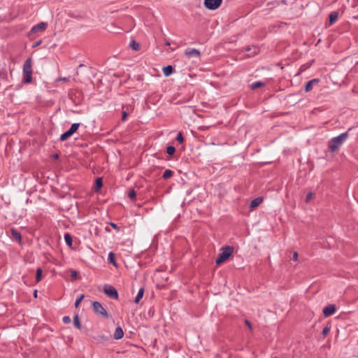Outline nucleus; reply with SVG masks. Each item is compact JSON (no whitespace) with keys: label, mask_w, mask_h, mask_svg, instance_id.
I'll return each mask as SVG.
<instances>
[{"label":"nucleus","mask_w":358,"mask_h":358,"mask_svg":"<svg viewBox=\"0 0 358 358\" xmlns=\"http://www.w3.org/2000/svg\"><path fill=\"white\" fill-rule=\"evenodd\" d=\"M298 257H299L298 252H294L293 255H292V259L293 261H294V262H296L298 260Z\"/></svg>","instance_id":"obj_34"},{"label":"nucleus","mask_w":358,"mask_h":358,"mask_svg":"<svg viewBox=\"0 0 358 358\" xmlns=\"http://www.w3.org/2000/svg\"><path fill=\"white\" fill-rule=\"evenodd\" d=\"M338 13L336 11H333L329 14V26L335 23L338 20Z\"/></svg>","instance_id":"obj_15"},{"label":"nucleus","mask_w":358,"mask_h":358,"mask_svg":"<svg viewBox=\"0 0 358 358\" xmlns=\"http://www.w3.org/2000/svg\"><path fill=\"white\" fill-rule=\"evenodd\" d=\"M55 158L57 159V158H58V155H56L55 156Z\"/></svg>","instance_id":"obj_44"},{"label":"nucleus","mask_w":358,"mask_h":358,"mask_svg":"<svg viewBox=\"0 0 358 358\" xmlns=\"http://www.w3.org/2000/svg\"><path fill=\"white\" fill-rule=\"evenodd\" d=\"M42 269L41 268H38L36 273V281L38 282L41 280L42 277Z\"/></svg>","instance_id":"obj_25"},{"label":"nucleus","mask_w":358,"mask_h":358,"mask_svg":"<svg viewBox=\"0 0 358 358\" xmlns=\"http://www.w3.org/2000/svg\"><path fill=\"white\" fill-rule=\"evenodd\" d=\"M123 336H124V332H123L122 329L120 327H117L115 329V331L114 332L113 338L116 340H119V339L122 338L123 337Z\"/></svg>","instance_id":"obj_13"},{"label":"nucleus","mask_w":358,"mask_h":358,"mask_svg":"<svg viewBox=\"0 0 358 358\" xmlns=\"http://www.w3.org/2000/svg\"><path fill=\"white\" fill-rule=\"evenodd\" d=\"M319 81V79L315 78L307 82L305 85V91L306 92L311 91L313 88V85L318 83Z\"/></svg>","instance_id":"obj_11"},{"label":"nucleus","mask_w":358,"mask_h":358,"mask_svg":"<svg viewBox=\"0 0 358 358\" xmlns=\"http://www.w3.org/2000/svg\"><path fill=\"white\" fill-rule=\"evenodd\" d=\"M32 80V61L31 58L26 59L23 64V82L29 83Z\"/></svg>","instance_id":"obj_3"},{"label":"nucleus","mask_w":358,"mask_h":358,"mask_svg":"<svg viewBox=\"0 0 358 358\" xmlns=\"http://www.w3.org/2000/svg\"><path fill=\"white\" fill-rule=\"evenodd\" d=\"M110 224H111V226H112V227H113V228H114V229H117V224H114V223H111Z\"/></svg>","instance_id":"obj_38"},{"label":"nucleus","mask_w":358,"mask_h":358,"mask_svg":"<svg viewBox=\"0 0 358 358\" xmlns=\"http://www.w3.org/2000/svg\"><path fill=\"white\" fill-rule=\"evenodd\" d=\"M185 54L188 57H196L199 58L201 55V52L199 50L195 48H188L185 51Z\"/></svg>","instance_id":"obj_9"},{"label":"nucleus","mask_w":358,"mask_h":358,"mask_svg":"<svg viewBox=\"0 0 358 358\" xmlns=\"http://www.w3.org/2000/svg\"><path fill=\"white\" fill-rule=\"evenodd\" d=\"M250 50H252V48H250L249 46L245 48L246 52H250Z\"/></svg>","instance_id":"obj_39"},{"label":"nucleus","mask_w":358,"mask_h":358,"mask_svg":"<svg viewBox=\"0 0 358 358\" xmlns=\"http://www.w3.org/2000/svg\"><path fill=\"white\" fill-rule=\"evenodd\" d=\"M103 185L102 179L97 178L95 181V189L98 191Z\"/></svg>","instance_id":"obj_24"},{"label":"nucleus","mask_w":358,"mask_h":358,"mask_svg":"<svg viewBox=\"0 0 358 358\" xmlns=\"http://www.w3.org/2000/svg\"><path fill=\"white\" fill-rule=\"evenodd\" d=\"M176 141L180 143H182L184 142V138L182 136V134L181 132H179L176 136Z\"/></svg>","instance_id":"obj_29"},{"label":"nucleus","mask_w":358,"mask_h":358,"mask_svg":"<svg viewBox=\"0 0 358 358\" xmlns=\"http://www.w3.org/2000/svg\"><path fill=\"white\" fill-rule=\"evenodd\" d=\"M47 27V24L45 22H40L34 25L31 29V33H36L38 31H44Z\"/></svg>","instance_id":"obj_10"},{"label":"nucleus","mask_w":358,"mask_h":358,"mask_svg":"<svg viewBox=\"0 0 358 358\" xmlns=\"http://www.w3.org/2000/svg\"><path fill=\"white\" fill-rule=\"evenodd\" d=\"M136 192L132 189L129 191L128 196L131 199H134L136 198Z\"/></svg>","instance_id":"obj_32"},{"label":"nucleus","mask_w":358,"mask_h":358,"mask_svg":"<svg viewBox=\"0 0 358 358\" xmlns=\"http://www.w3.org/2000/svg\"><path fill=\"white\" fill-rule=\"evenodd\" d=\"M245 324L247 325V327H248L250 330H252V324H251V323L250 322V321H248V320H245Z\"/></svg>","instance_id":"obj_35"},{"label":"nucleus","mask_w":358,"mask_h":358,"mask_svg":"<svg viewBox=\"0 0 358 358\" xmlns=\"http://www.w3.org/2000/svg\"><path fill=\"white\" fill-rule=\"evenodd\" d=\"M173 72V68L172 66L169 65L163 68V73L165 76H169Z\"/></svg>","instance_id":"obj_16"},{"label":"nucleus","mask_w":358,"mask_h":358,"mask_svg":"<svg viewBox=\"0 0 358 358\" xmlns=\"http://www.w3.org/2000/svg\"><path fill=\"white\" fill-rule=\"evenodd\" d=\"M222 0H204V6L210 10H215L220 6Z\"/></svg>","instance_id":"obj_7"},{"label":"nucleus","mask_w":358,"mask_h":358,"mask_svg":"<svg viewBox=\"0 0 358 358\" xmlns=\"http://www.w3.org/2000/svg\"><path fill=\"white\" fill-rule=\"evenodd\" d=\"M80 123H73L71 124V127L66 132L63 133L60 136V140L62 141H64L70 138L79 128Z\"/></svg>","instance_id":"obj_4"},{"label":"nucleus","mask_w":358,"mask_h":358,"mask_svg":"<svg viewBox=\"0 0 358 358\" xmlns=\"http://www.w3.org/2000/svg\"><path fill=\"white\" fill-rule=\"evenodd\" d=\"M108 262L109 263L113 264L115 266L116 265V262L115 260V255L113 252H109L108 256Z\"/></svg>","instance_id":"obj_22"},{"label":"nucleus","mask_w":358,"mask_h":358,"mask_svg":"<svg viewBox=\"0 0 358 358\" xmlns=\"http://www.w3.org/2000/svg\"><path fill=\"white\" fill-rule=\"evenodd\" d=\"M103 292L104 293L110 298L113 299H118V293L117 289L110 285H106L103 287Z\"/></svg>","instance_id":"obj_6"},{"label":"nucleus","mask_w":358,"mask_h":358,"mask_svg":"<svg viewBox=\"0 0 358 358\" xmlns=\"http://www.w3.org/2000/svg\"><path fill=\"white\" fill-rule=\"evenodd\" d=\"M265 85V83L262 82V81H257V82H255L253 83H252L251 85V89L252 90H256V89H258L261 87H263Z\"/></svg>","instance_id":"obj_19"},{"label":"nucleus","mask_w":358,"mask_h":358,"mask_svg":"<svg viewBox=\"0 0 358 358\" xmlns=\"http://www.w3.org/2000/svg\"><path fill=\"white\" fill-rule=\"evenodd\" d=\"M165 45L169 46L171 45V43L169 41H166Z\"/></svg>","instance_id":"obj_41"},{"label":"nucleus","mask_w":358,"mask_h":358,"mask_svg":"<svg viewBox=\"0 0 358 358\" xmlns=\"http://www.w3.org/2000/svg\"><path fill=\"white\" fill-rule=\"evenodd\" d=\"M336 310V308L335 305L329 304L324 308L322 312H323L324 315L326 317H329V316L332 315L333 314H334Z\"/></svg>","instance_id":"obj_8"},{"label":"nucleus","mask_w":358,"mask_h":358,"mask_svg":"<svg viewBox=\"0 0 358 358\" xmlns=\"http://www.w3.org/2000/svg\"><path fill=\"white\" fill-rule=\"evenodd\" d=\"M10 231L13 238L17 241V242L20 243L22 241V236L20 233L14 228L10 229Z\"/></svg>","instance_id":"obj_12"},{"label":"nucleus","mask_w":358,"mask_h":358,"mask_svg":"<svg viewBox=\"0 0 358 358\" xmlns=\"http://www.w3.org/2000/svg\"><path fill=\"white\" fill-rule=\"evenodd\" d=\"M40 43H41V42H40V41H39V42H37V43L35 44V45H34V47L38 46Z\"/></svg>","instance_id":"obj_42"},{"label":"nucleus","mask_w":358,"mask_h":358,"mask_svg":"<svg viewBox=\"0 0 358 358\" xmlns=\"http://www.w3.org/2000/svg\"><path fill=\"white\" fill-rule=\"evenodd\" d=\"M73 324L74 326L78 329H81V324H80V320H79V317L78 315H76L74 317H73Z\"/></svg>","instance_id":"obj_21"},{"label":"nucleus","mask_w":358,"mask_h":358,"mask_svg":"<svg viewBox=\"0 0 358 358\" xmlns=\"http://www.w3.org/2000/svg\"><path fill=\"white\" fill-rule=\"evenodd\" d=\"M143 294H144V289L143 288H141L139 290H138V292L136 295V296L135 297V299H134V302L136 303H138L140 300L143 298Z\"/></svg>","instance_id":"obj_17"},{"label":"nucleus","mask_w":358,"mask_h":358,"mask_svg":"<svg viewBox=\"0 0 358 358\" xmlns=\"http://www.w3.org/2000/svg\"><path fill=\"white\" fill-rule=\"evenodd\" d=\"M315 194L313 192H308L306 196V202L309 203L310 200L314 198Z\"/></svg>","instance_id":"obj_27"},{"label":"nucleus","mask_w":358,"mask_h":358,"mask_svg":"<svg viewBox=\"0 0 358 358\" xmlns=\"http://www.w3.org/2000/svg\"><path fill=\"white\" fill-rule=\"evenodd\" d=\"M77 272L76 271H72L71 277L72 278H76L77 277Z\"/></svg>","instance_id":"obj_37"},{"label":"nucleus","mask_w":358,"mask_h":358,"mask_svg":"<svg viewBox=\"0 0 358 358\" xmlns=\"http://www.w3.org/2000/svg\"><path fill=\"white\" fill-rule=\"evenodd\" d=\"M176 152V148L175 147L173 146H168L166 148V152L169 155H173Z\"/></svg>","instance_id":"obj_26"},{"label":"nucleus","mask_w":358,"mask_h":358,"mask_svg":"<svg viewBox=\"0 0 358 358\" xmlns=\"http://www.w3.org/2000/svg\"><path fill=\"white\" fill-rule=\"evenodd\" d=\"M351 129L352 128H350L346 132L342 133L338 136L334 137L329 141L328 148L331 152L337 151L341 147L343 143L348 138V131Z\"/></svg>","instance_id":"obj_1"},{"label":"nucleus","mask_w":358,"mask_h":358,"mask_svg":"<svg viewBox=\"0 0 358 358\" xmlns=\"http://www.w3.org/2000/svg\"><path fill=\"white\" fill-rule=\"evenodd\" d=\"M234 252V248L231 246H223L220 248V252L218 255V257L215 261V263L217 265L221 264L222 263L226 262L229 257L233 254Z\"/></svg>","instance_id":"obj_2"},{"label":"nucleus","mask_w":358,"mask_h":358,"mask_svg":"<svg viewBox=\"0 0 358 358\" xmlns=\"http://www.w3.org/2000/svg\"><path fill=\"white\" fill-rule=\"evenodd\" d=\"M84 294H81L76 300V302H75V306L76 308H78L80 303V302L82 301V300L84 299Z\"/></svg>","instance_id":"obj_28"},{"label":"nucleus","mask_w":358,"mask_h":358,"mask_svg":"<svg viewBox=\"0 0 358 358\" xmlns=\"http://www.w3.org/2000/svg\"><path fill=\"white\" fill-rule=\"evenodd\" d=\"M262 201H263V199L261 197H257V198L253 199L250 202V208L254 209V208H257L262 203Z\"/></svg>","instance_id":"obj_14"},{"label":"nucleus","mask_w":358,"mask_h":358,"mask_svg":"<svg viewBox=\"0 0 358 358\" xmlns=\"http://www.w3.org/2000/svg\"><path fill=\"white\" fill-rule=\"evenodd\" d=\"M329 331H330V328H329V327H327H327H325L323 329V330H322V336H323L324 337L327 336V334L329 333Z\"/></svg>","instance_id":"obj_31"},{"label":"nucleus","mask_w":358,"mask_h":358,"mask_svg":"<svg viewBox=\"0 0 358 358\" xmlns=\"http://www.w3.org/2000/svg\"><path fill=\"white\" fill-rule=\"evenodd\" d=\"M92 307L96 314L100 315L105 318H107L108 317V314L106 310L103 307V306L99 302L94 301L92 303Z\"/></svg>","instance_id":"obj_5"},{"label":"nucleus","mask_w":358,"mask_h":358,"mask_svg":"<svg viewBox=\"0 0 358 358\" xmlns=\"http://www.w3.org/2000/svg\"><path fill=\"white\" fill-rule=\"evenodd\" d=\"M258 51H259L258 48H255L254 50L251 53L247 54L246 56L248 57H253V56L256 55L258 53Z\"/></svg>","instance_id":"obj_30"},{"label":"nucleus","mask_w":358,"mask_h":358,"mask_svg":"<svg viewBox=\"0 0 358 358\" xmlns=\"http://www.w3.org/2000/svg\"><path fill=\"white\" fill-rule=\"evenodd\" d=\"M64 241H65L66 244L68 246H69V247L72 246V237L69 233H66L64 234Z\"/></svg>","instance_id":"obj_18"},{"label":"nucleus","mask_w":358,"mask_h":358,"mask_svg":"<svg viewBox=\"0 0 358 358\" xmlns=\"http://www.w3.org/2000/svg\"><path fill=\"white\" fill-rule=\"evenodd\" d=\"M62 321L64 324H69L71 322V318L69 316H64L62 318Z\"/></svg>","instance_id":"obj_33"},{"label":"nucleus","mask_w":358,"mask_h":358,"mask_svg":"<svg viewBox=\"0 0 358 358\" xmlns=\"http://www.w3.org/2000/svg\"><path fill=\"white\" fill-rule=\"evenodd\" d=\"M59 80H62V81H67V80H68V78H59Z\"/></svg>","instance_id":"obj_40"},{"label":"nucleus","mask_w":358,"mask_h":358,"mask_svg":"<svg viewBox=\"0 0 358 358\" xmlns=\"http://www.w3.org/2000/svg\"><path fill=\"white\" fill-rule=\"evenodd\" d=\"M173 175V172L170 170V169H166L164 173H163V176H162V178L164 179H169L171 177H172V176Z\"/></svg>","instance_id":"obj_20"},{"label":"nucleus","mask_w":358,"mask_h":358,"mask_svg":"<svg viewBox=\"0 0 358 358\" xmlns=\"http://www.w3.org/2000/svg\"><path fill=\"white\" fill-rule=\"evenodd\" d=\"M130 47L134 50H139L141 48L140 43H137L136 41H132L130 43Z\"/></svg>","instance_id":"obj_23"},{"label":"nucleus","mask_w":358,"mask_h":358,"mask_svg":"<svg viewBox=\"0 0 358 358\" xmlns=\"http://www.w3.org/2000/svg\"><path fill=\"white\" fill-rule=\"evenodd\" d=\"M36 296H37V291H35L34 292V296L36 297Z\"/></svg>","instance_id":"obj_43"},{"label":"nucleus","mask_w":358,"mask_h":358,"mask_svg":"<svg viewBox=\"0 0 358 358\" xmlns=\"http://www.w3.org/2000/svg\"><path fill=\"white\" fill-rule=\"evenodd\" d=\"M127 116V113L126 111H124L122 113V120L124 121L126 120Z\"/></svg>","instance_id":"obj_36"}]
</instances>
